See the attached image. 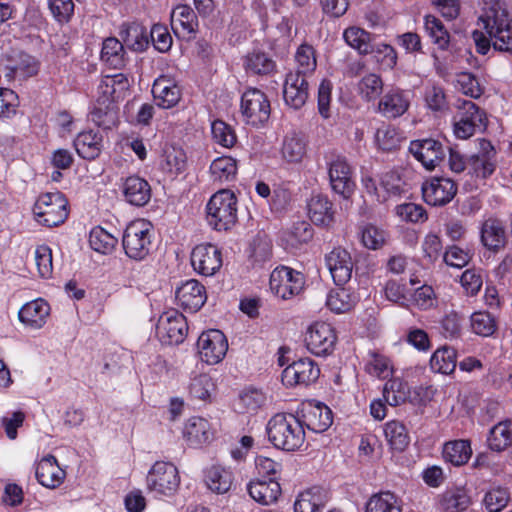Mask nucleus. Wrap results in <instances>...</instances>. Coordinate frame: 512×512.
<instances>
[{
	"instance_id": "f257e3e1",
	"label": "nucleus",
	"mask_w": 512,
	"mask_h": 512,
	"mask_svg": "<svg viewBox=\"0 0 512 512\" xmlns=\"http://www.w3.org/2000/svg\"><path fill=\"white\" fill-rule=\"evenodd\" d=\"M296 69L286 75L283 97L285 103L293 109H300L309 96V78L317 67L314 48L302 44L295 54Z\"/></svg>"
},
{
	"instance_id": "f03ea898",
	"label": "nucleus",
	"mask_w": 512,
	"mask_h": 512,
	"mask_svg": "<svg viewBox=\"0 0 512 512\" xmlns=\"http://www.w3.org/2000/svg\"><path fill=\"white\" fill-rule=\"evenodd\" d=\"M266 433L275 448L288 452L299 450L305 441L303 424L292 414L274 415L266 425Z\"/></svg>"
},
{
	"instance_id": "7ed1b4c3",
	"label": "nucleus",
	"mask_w": 512,
	"mask_h": 512,
	"mask_svg": "<svg viewBox=\"0 0 512 512\" xmlns=\"http://www.w3.org/2000/svg\"><path fill=\"white\" fill-rule=\"evenodd\" d=\"M345 42L360 54H374L376 60L386 69H392L397 62L394 48L385 43H376L375 37L359 27H349L344 33Z\"/></svg>"
},
{
	"instance_id": "20e7f679",
	"label": "nucleus",
	"mask_w": 512,
	"mask_h": 512,
	"mask_svg": "<svg viewBox=\"0 0 512 512\" xmlns=\"http://www.w3.org/2000/svg\"><path fill=\"white\" fill-rule=\"evenodd\" d=\"M207 221L217 231H227L237 222V198L230 190L216 192L207 204Z\"/></svg>"
},
{
	"instance_id": "39448f33",
	"label": "nucleus",
	"mask_w": 512,
	"mask_h": 512,
	"mask_svg": "<svg viewBox=\"0 0 512 512\" xmlns=\"http://www.w3.org/2000/svg\"><path fill=\"white\" fill-rule=\"evenodd\" d=\"M33 213L39 224L56 227L68 217V201L59 191L44 193L35 202Z\"/></svg>"
},
{
	"instance_id": "423d86ee",
	"label": "nucleus",
	"mask_w": 512,
	"mask_h": 512,
	"mask_svg": "<svg viewBox=\"0 0 512 512\" xmlns=\"http://www.w3.org/2000/svg\"><path fill=\"white\" fill-rule=\"evenodd\" d=\"M486 113L470 100L458 101V112L454 117L453 131L457 138L468 139L476 131L486 129Z\"/></svg>"
},
{
	"instance_id": "0eeeda50",
	"label": "nucleus",
	"mask_w": 512,
	"mask_h": 512,
	"mask_svg": "<svg viewBox=\"0 0 512 512\" xmlns=\"http://www.w3.org/2000/svg\"><path fill=\"white\" fill-rule=\"evenodd\" d=\"M122 245L129 258L144 259L151 246V223L144 219L130 222L124 231Z\"/></svg>"
},
{
	"instance_id": "6e6552de",
	"label": "nucleus",
	"mask_w": 512,
	"mask_h": 512,
	"mask_svg": "<svg viewBox=\"0 0 512 512\" xmlns=\"http://www.w3.org/2000/svg\"><path fill=\"white\" fill-rule=\"evenodd\" d=\"M180 484L177 467L164 461H157L147 475V487L159 495H173Z\"/></svg>"
},
{
	"instance_id": "1a4fd4ad",
	"label": "nucleus",
	"mask_w": 512,
	"mask_h": 512,
	"mask_svg": "<svg viewBox=\"0 0 512 512\" xmlns=\"http://www.w3.org/2000/svg\"><path fill=\"white\" fill-rule=\"evenodd\" d=\"M241 112L247 124L259 127L270 117V102L259 89H249L242 95Z\"/></svg>"
},
{
	"instance_id": "9d476101",
	"label": "nucleus",
	"mask_w": 512,
	"mask_h": 512,
	"mask_svg": "<svg viewBox=\"0 0 512 512\" xmlns=\"http://www.w3.org/2000/svg\"><path fill=\"white\" fill-rule=\"evenodd\" d=\"M480 19L483 21L484 28L489 37L494 39V49L501 52H511L512 36L507 12L505 10L491 11Z\"/></svg>"
},
{
	"instance_id": "9b49d317",
	"label": "nucleus",
	"mask_w": 512,
	"mask_h": 512,
	"mask_svg": "<svg viewBox=\"0 0 512 512\" xmlns=\"http://www.w3.org/2000/svg\"><path fill=\"white\" fill-rule=\"evenodd\" d=\"M188 331L186 318L178 311L164 312L158 319L156 333L167 345L182 343Z\"/></svg>"
},
{
	"instance_id": "f8f14e48",
	"label": "nucleus",
	"mask_w": 512,
	"mask_h": 512,
	"mask_svg": "<svg viewBox=\"0 0 512 512\" xmlns=\"http://www.w3.org/2000/svg\"><path fill=\"white\" fill-rule=\"evenodd\" d=\"M269 284L275 295L282 299H289L303 289L304 277L300 272L282 266L272 271Z\"/></svg>"
},
{
	"instance_id": "ddd939ff",
	"label": "nucleus",
	"mask_w": 512,
	"mask_h": 512,
	"mask_svg": "<svg viewBox=\"0 0 512 512\" xmlns=\"http://www.w3.org/2000/svg\"><path fill=\"white\" fill-rule=\"evenodd\" d=\"M336 340L333 327L326 322H315L310 325L305 337L307 349L317 356L331 354Z\"/></svg>"
},
{
	"instance_id": "4468645a",
	"label": "nucleus",
	"mask_w": 512,
	"mask_h": 512,
	"mask_svg": "<svg viewBox=\"0 0 512 512\" xmlns=\"http://www.w3.org/2000/svg\"><path fill=\"white\" fill-rule=\"evenodd\" d=\"M409 152L427 170L435 169L446 156V147L434 138L417 139L410 142Z\"/></svg>"
},
{
	"instance_id": "2eb2a0df",
	"label": "nucleus",
	"mask_w": 512,
	"mask_h": 512,
	"mask_svg": "<svg viewBox=\"0 0 512 512\" xmlns=\"http://www.w3.org/2000/svg\"><path fill=\"white\" fill-rule=\"evenodd\" d=\"M197 346L202 361L213 365L219 363L226 355L228 342L220 330L211 329L199 336Z\"/></svg>"
},
{
	"instance_id": "dca6fc26",
	"label": "nucleus",
	"mask_w": 512,
	"mask_h": 512,
	"mask_svg": "<svg viewBox=\"0 0 512 512\" xmlns=\"http://www.w3.org/2000/svg\"><path fill=\"white\" fill-rule=\"evenodd\" d=\"M421 190L428 205L444 206L455 197L457 185L449 178L432 177L422 184Z\"/></svg>"
},
{
	"instance_id": "f3484780",
	"label": "nucleus",
	"mask_w": 512,
	"mask_h": 512,
	"mask_svg": "<svg viewBox=\"0 0 512 512\" xmlns=\"http://www.w3.org/2000/svg\"><path fill=\"white\" fill-rule=\"evenodd\" d=\"M2 66L7 78H27L38 72V64L34 57L18 50L12 49L4 54Z\"/></svg>"
},
{
	"instance_id": "a211bd4d",
	"label": "nucleus",
	"mask_w": 512,
	"mask_h": 512,
	"mask_svg": "<svg viewBox=\"0 0 512 512\" xmlns=\"http://www.w3.org/2000/svg\"><path fill=\"white\" fill-rule=\"evenodd\" d=\"M320 375L318 365L310 358H301L287 366L282 372V382L286 386L309 385Z\"/></svg>"
},
{
	"instance_id": "6ab92c4d",
	"label": "nucleus",
	"mask_w": 512,
	"mask_h": 512,
	"mask_svg": "<svg viewBox=\"0 0 512 512\" xmlns=\"http://www.w3.org/2000/svg\"><path fill=\"white\" fill-rule=\"evenodd\" d=\"M191 264L199 274L212 276L222 267L221 251L210 243L197 245L191 253Z\"/></svg>"
},
{
	"instance_id": "aec40b11",
	"label": "nucleus",
	"mask_w": 512,
	"mask_h": 512,
	"mask_svg": "<svg viewBox=\"0 0 512 512\" xmlns=\"http://www.w3.org/2000/svg\"><path fill=\"white\" fill-rule=\"evenodd\" d=\"M326 266L337 286L346 284L352 276L353 262L348 251L343 248H334L325 256Z\"/></svg>"
},
{
	"instance_id": "412c9836",
	"label": "nucleus",
	"mask_w": 512,
	"mask_h": 512,
	"mask_svg": "<svg viewBox=\"0 0 512 512\" xmlns=\"http://www.w3.org/2000/svg\"><path fill=\"white\" fill-rule=\"evenodd\" d=\"M175 296L178 304L189 312L198 311L207 300L205 287L195 279L188 280L178 287Z\"/></svg>"
},
{
	"instance_id": "4be33fe9",
	"label": "nucleus",
	"mask_w": 512,
	"mask_h": 512,
	"mask_svg": "<svg viewBox=\"0 0 512 512\" xmlns=\"http://www.w3.org/2000/svg\"><path fill=\"white\" fill-rule=\"evenodd\" d=\"M329 179L332 189L348 198L354 191V182L351 177V168L345 159L337 158L329 167Z\"/></svg>"
},
{
	"instance_id": "5701e85b",
	"label": "nucleus",
	"mask_w": 512,
	"mask_h": 512,
	"mask_svg": "<svg viewBox=\"0 0 512 512\" xmlns=\"http://www.w3.org/2000/svg\"><path fill=\"white\" fill-rule=\"evenodd\" d=\"M35 474L38 482L42 486L51 489L60 486L66 475L53 455H47L41 459L36 467Z\"/></svg>"
},
{
	"instance_id": "b1692460",
	"label": "nucleus",
	"mask_w": 512,
	"mask_h": 512,
	"mask_svg": "<svg viewBox=\"0 0 512 512\" xmlns=\"http://www.w3.org/2000/svg\"><path fill=\"white\" fill-rule=\"evenodd\" d=\"M247 491L250 497L261 505L273 504L281 495L280 484L274 478L250 481Z\"/></svg>"
},
{
	"instance_id": "393cba45",
	"label": "nucleus",
	"mask_w": 512,
	"mask_h": 512,
	"mask_svg": "<svg viewBox=\"0 0 512 512\" xmlns=\"http://www.w3.org/2000/svg\"><path fill=\"white\" fill-rule=\"evenodd\" d=\"M197 16L188 5H178L171 13V26L178 37H188L195 33Z\"/></svg>"
},
{
	"instance_id": "a878e982",
	"label": "nucleus",
	"mask_w": 512,
	"mask_h": 512,
	"mask_svg": "<svg viewBox=\"0 0 512 512\" xmlns=\"http://www.w3.org/2000/svg\"><path fill=\"white\" fill-rule=\"evenodd\" d=\"M328 492L314 486L299 494L294 504V512H322L328 502Z\"/></svg>"
},
{
	"instance_id": "bb28decb",
	"label": "nucleus",
	"mask_w": 512,
	"mask_h": 512,
	"mask_svg": "<svg viewBox=\"0 0 512 512\" xmlns=\"http://www.w3.org/2000/svg\"><path fill=\"white\" fill-rule=\"evenodd\" d=\"M123 195L128 203L141 207L149 202L151 187L145 179L130 176L123 183Z\"/></svg>"
},
{
	"instance_id": "cd10ccee",
	"label": "nucleus",
	"mask_w": 512,
	"mask_h": 512,
	"mask_svg": "<svg viewBox=\"0 0 512 512\" xmlns=\"http://www.w3.org/2000/svg\"><path fill=\"white\" fill-rule=\"evenodd\" d=\"M49 313L50 307L48 303L43 299H37L26 303L20 309L18 317L25 325L33 329H39L46 323Z\"/></svg>"
},
{
	"instance_id": "c85d7f7f",
	"label": "nucleus",
	"mask_w": 512,
	"mask_h": 512,
	"mask_svg": "<svg viewBox=\"0 0 512 512\" xmlns=\"http://www.w3.org/2000/svg\"><path fill=\"white\" fill-rule=\"evenodd\" d=\"M481 242L490 251L498 252L506 245V233L497 219H487L481 226Z\"/></svg>"
},
{
	"instance_id": "c756f323",
	"label": "nucleus",
	"mask_w": 512,
	"mask_h": 512,
	"mask_svg": "<svg viewBox=\"0 0 512 512\" xmlns=\"http://www.w3.org/2000/svg\"><path fill=\"white\" fill-rule=\"evenodd\" d=\"M152 93L159 107L168 109L175 106L181 97L179 87L166 77L155 80Z\"/></svg>"
},
{
	"instance_id": "7c9ffc66",
	"label": "nucleus",
	"mask_w": 512,
	"mask_h": 512,
	"mask_svg": "<svg viewBox=\"0 0 512 512\" xmlns=\"http://www.w3.org/2000/svg\"><path fill=\"white\" fill-rule=\"evenodd\" d=\"M301 421L309 430L322 433L332 424V412L325 405L310 406L303 410Z\"/></svg>"
},
{
	"instance_id": "2f4dec72",
	"label": "nucleus",
	"mask_w": 512,
	"mask_h": 512,
	"mask_svg": "<svg viewBox=\"0 0 512 512\" xmlns=\"http://www.w3.org/2000/svg\"><path fill=\"white\" fill-rule=\"evenodd\" d=\"M310 220L320 226H329L334 221L333 204L324 195H314L308 202Z\"/></svg>"
},
{
	"instance_id": "473e14b6",
	"label": "nucleus",
	"mask_w": 512,
	"mask_h": 512,
	"mask_svg": "<svg viewBox=\"0 0 512 512\" xmlns=\"http://www.w3.org/2000/svg\"><path fill=\"white\" fill-rule=\"evenodd\" d=\"M75 149L80 157L93 160L102 150V135L97 132H81L74 140Z\"/></svg>"
},
{
	"instance_id": "72a5a7b5",
	"label": "nucleus",
	"mask_w": 512,
	"mask_h": 512,
	"mask_svg": "<svg viewBox=\"0 0 512 512\" xmlns=\"http://www.w3.org/2000/svg\"><path fill=\"white\" fill-rule=\"evenodd\" d=\"M244 68L247 73L253 75H270L275 71L274 60L265 52L254 50L244 58Z\"/></svg>"
},
{
	"instance_id": "f704fd0d",
	"label": "nucleus",
	"mask_w": 512,
	"mask_h": 512,
	"mask_svg": "<svg viewBox=\"0 0 512 512\" xmlns=\"http://www.w3.org/2000/svg\"><path fill=\"white\" fill-rule=\"evenodd\" d=\"M408 107L409 100L400 91L388 92L378 104L379 111L387 118H397L403 115Z\"/></svg>"
},
{
	"instance_id": "c9c22d12",
	"label": "nucleus",
	"mask_w": 512,
	"mask_h": 512,
	"mask_svg": "<svg viewBox=\"0 0 512 512\" xmlns=\"http://www.w3.org/2000/svg\"><path fill=\"white\" fill-rule=\"evenodd\" d=\"M205 483L214 493H227L233 483V474L221 466H212L205 472Z\"/></svg>"
},
{
	"instance_id": "e433bc0d",
	"label": "nucleus",
	"mask_w": 512,
	"mask_h": 512,
	"mask_svg": "<svg viewBox=\"0 0 512 512\" xmlns=\"http://www.w3.org/2000/svg\"><path fill=\"white\" fill-rule=\"evenodd\" d=\"M511 421L505 420L494 425L488 434L487 445L494 452H502L512 443Z\"/></svg>"
},
{
	"instance_id": "4c0bfd02",
	"label": "nucleus",
	"mask_w": 512,
	"mask_h": 512,
	"mask_svg": "<svg viewBox=\"0 0 512 512\" xmlns=\"http://www.w3.org/2000/svg\"><path fill=\"white\" fill-rule=\"evenodd\" d=\"M281 153L287 162H300L306 154L304 137L296 132L287 134L283 140Z\"/></svg>"
},
{
	"instance_id": "58836bf2",
	"label": "nucleus",
	"mask_w": 512,
	"mask_h": 512,
	"mask_svg": "<svg viewBox=\"0 0 512 512\" xmlns=\"http://www.w3.org/2000/svg\"><path fill=\"white\" fill-rule=\"evenodd\" d=\"M365 512H401V506L394 493L382 491L368 499Z\"/></svg>"
},
{
	"instance_id": "ea45409f",
	"label": "nucleus",
	"mask_w": 512,
	"mask_h": 512,
	"mask_svg": "<svg viewBox=\"0 0 512 512\" xmlns=\"http://www.w3.org/2000/svg\"><path fill=\"white\" fill-rule=\"evenodd\" d=\"M472 455V449L468 440H454L447 442L443 448V457L455 466H461L468 462Z\"/></svg>"
},
{
	"instance_id": "a19ab883",
	"label": "nucleus",
	"mask_w": 512,
	"mask_h": 512,
	"mask_svg": "<svg viewBox=\"0 0 512 512\" xmlns=\"http://www.w3.org/2000/svg\"><path fill=\"white\" fill-rule=\"evenodd\" d=\"M456 365V351L446 346L437 349L430 359L431 369L437 373L451 374Z\"/></svg>"
},
{
	"instance_id": "79ce46f5",
	"label": "nucleus",
	"mask_w": 512,
	"mask_h": 512,
	"mask_svg": "<svg viewBox=\"0 0 512 512\" xmlns=\"http://www.w3.org/2000/svg\"><path fill=\"white\" fill-rule=\"evenodd\" d=\"M385 437L390 447L398 452H402L409 445L410 437L406 427L399 421H390L385 424Z\"/></svg>"
},
{
	"instance_id": "37998d69",
	"label": "nucleus",
	"mask_w": 512,
	"mask_h": 512,
	"mask_svg": "<svg viewBox=\"0 0 512 512\" xmlns=\"http://www.w3.org/2000/svg\"><path fill=\"white\" fill-rule=\"evenodd\" d=\"M124 46L116 38L110 37L104 40L101 59L109 66L119 69L125 65Z\"/></svg>"
},
{
	"instance_id": "c03bdc74",
	"label": "nucleus",
	"mask_w": 512,
	"mask_h": 512,
	"mask_svg": "<svg viewBox=\"0 0 512 512\" xmlns=\"http://www.w3.org/2000/svg\"><path fill=\"white\" fill-rule=\"evenodd\" d=\"M184 436L191 445H200L210 438L209 423L203 418H191L184 429Z\"/></svg>"
},
{
	"instance_id": "a18cd8bd",
	"label": "nucleus",
	"mask_w": 512,
	"mask_h": 512,
	"mask_svg": "<svg viewBox=\"0 0 512 512\" xmlns=\"http://www.w3.org/2000/svg\"><path fill=\"white\" fill-rule=\"evenodd\" d=\"M91 120L103 129H111L118 122V107L116 104H98L91 112Z\"/></svg>"
},
{
	"instance_id": "49530a36",
	"label": "nucleus",
	"mask_w": 512,
	"mask_h": 512,
	"mask_svg": "<svg viewBox=\"0 0 512 512\" xmlns=\"http://www.w3.org/2000/svg\"><path fill=\"white\" fill-rule=\"evenodd\" d=\"M122 35L124 44L134 51H144L149 44L146 29L138 24L129 25Z\"/></svg>"
},
{
	"instance_id": "de8ad7c7",
	"label": "nucleus",
	"mask_w": 512,
	"mask_h": 512,
	"mask_svg": "<svg viewBox=\"0 0 512 512\" xmlns=\"http://www.w3.org/2000/svg\"><path fill=\"white\" fill-rule=\"evenodd\" d=\"M425 29L439 49L446 50L448 48L449 33L437 17L433 15L425 16Z\"/></svg>"
},
{
	"instance_id": "09e8293b",
	"label": "nucleus",
	"mask_w": 512,
	"mask_h": 512,
	"mask_svg": "<svg viewBox=\"0 0 512 512\" xmlns=\"http://www.w3.org/2000/svg\"><path fill=\"white\" fill-rule=\"evenodd\" d=\"M210 171L214 180L220 182L232 180L237 172L236 161L229 156L219 157L211 163Z\"/></svg>"
},
{
	"instance_id": "8fccbe9b",
	"label": "nucleus",
	"mask_w": 512,
	"mask_h": 512,
	"mask_svg": "<svg viewBox=\"0 0 512 512\" xmlns=\"http://www.w3.org/2000/svg\"><path fill=\"white\" fill-rule=\"evenodd\" d=\"M161 167L171 175H178L183 172L186 167V157L183 150L175 147L165 149Z\"/></svg>"
},
{
	"instance_id": "3c124183",
	"label": "nucleus",
	"mask_w": 512,
	"mask_h": 512,
	"mask_svg": "<svg viewBox=\"0 0 512 512\" xmlns=\"http://www.w3.org/2000/svg\"><path fill=\"white\" fill-rule=\"evenodd\" d=\"M89 243L96 252L107 254L114 249L117 239L103 228L95 227L90 232Z\"/></svg>"
},
{
	"instance_id": "603ef678",
	"label": "nucleus",
	"mask_w": 512,
	"mask_h": 512,
	"mask_svg": "<svg viewBox=\"0 0 512 512\" xmlns=\"http://www.w3.org/2000/svg\"><path fill=\"white\" fill-rule=\"evenodd\" d=\"M355 303V298L344 288L332 290L326 299L327 307L336 313L350 310Z\"/></svg>"
},
{
	"instance_id": "864d4df0",
	"label": "nucleus",
	"mask_w": 512,
	"mask_h": 512,
	"mask_svg": "<svg viewBox=\"0 0 512 512\" xmlns=\"http://www.w3.org/2000/svg\"><path fill=\"white\" fill-rule=\"evenodd\" d=\"M265 395L257 389H249L243 391L239 395L237 409L240 413L256 412L264 403Z\"/></svg>"
},
{
	"instance_id": "5fc2aeb1",
	"label": "nucleus",
	"mask_w": 512,
	"mask_h": 512,
	"mask_svg": "<svg viewBox=\"0 0 512 512\" xmlns=\"http://www.w3.org/2000/svg\"><path fill=\"white\" fill-rule=\"evenodd\" d=\"M358 90L366 101L376 99L383 91L381 77L374 73L364 76L358 84Z\"/></svg>"
},
{
	"instance_id": "6e6d98bb",
	"label": "nucleus",
	"mask_w": 512,
	"mask_h": 512,
	"mask_svg": "<svg viewBox=\"0 0 512 512\" xmlns=\"http://www.w3.org/2000/svg\"><path fill=\"white\" fill-rule=\"evenodd\" d=\"M496 321L488 312H476L471 316V328L474 333L487 337L496 331Z\"/></svg>"
},
{
	"instance_id": "4d7b16f0",
	"label": "nucleus",
	"mask_w": 512,
	"mask_h": 512,
	"mask_svg": "<svg viewBox=\"0 0 512 512\" xmlns=\"http://www.w3.org/2000/svg\"><path fill=\"white\" fill-rule=\"evenodd\" d=\"M383 397L389 405L397 406L407 398L406 386L398 379H391L384 385Z\"/></svg>"
},
{
	"instance_id": "13d9d810",
	"label": "nucleus",
	"mask_w": 512,
	"mask_h": 512,
	"mask_svg": "<svg viewBox=\"0 0 512 512\" xmlns=\"http://www.w3.org/2000/svg\"><path fill=\"white\" fill-rule=\"evenodd\" d=\"M375 140L379 148L384 151H391L399 145L400 137L393 126L382 125L376 131Z\"/></svg>"
},
{
	"instance_id": "bf43d9fd",
	"label": "nucleus",
	"mask_w": 512,
	"mask_h": 512,
	"mask_svg": "<svg viewBox=\"0 0 512 512\" xmlns=\"http://www.w3.org/2000/svg\"><path fill=\"white\" fill-rule=\"evenodd\" d=\"M211 131L215 142L223 147H232L236 142L234 130L222 120H215L211 125Z\"/></svg>"
},
{
	"instance_id": "052dcab7",
	"label": "nucleus",
	"mask_w": 512,
	"mask_h": 512,
	"mask_svg": "<svg viewBox=\"0 0 512 512\" xmlns=\"http://www.w3.org/2000/svg\"><path fill=\"white\" fill-rule=\"evenodd\" d=\"M474 173L481 178L489 177L495 170L494 160L489 156L473 154L467 160Z\"/></svg>"
},
{
	"instance_id": "680f3d73",
	"label": "nucleus",
	"mask_w": 512,
	"mask_h": 512,
	"mask_svg": "<svg viewBox=\"0 0 512 512\" xmlns=\"http://www.w3.org/2000/svg\"><path fill=\"white\" fill-rule=\"evenodd\" d=\"M509 494L504 488H495L488 491L484 497V504L488 512H500L506 507Z\"/></svg>"
},
{
	"instance_id": "e2e57ef3",
	"label": "nucleus",
	"mask_w": 512,
	"mask_h": 512,
	"mask_svg": "<svg viewBox=\"0 0 512 512\" xmlns=\"http://www.w3.org/2000/svg\"><path fill=\"white\" fill-rule=\"evenodd\" d=\"M35 261L38 273L42 278H49L52 274V250L47 245H40L35 250Z\"/></svg>"
},
{
	"instance_id": "0e129e2a",
	"label": "nucleus",
	"mask_w": 512,
	"mask_h": 512,
	"mask_svg": "<svg viewBox=\"0 0 512 512\" xmlns=\"http://www.w3.org/2000/svg\"><path fill=\"white\" fill-rule=\"evenodd\" d=\"M370 357L371 359L366 364V371L372 376L387 378L391 373L389 360L375 352H371Z\"/></svg>"
},
{
	"instance_id": "69168bd1",
	"label": "nucleus",
	"mask_w": 512,
	"mask_h": 512,
	"mask_svg": "<svg viewBox=\"0 0 512 512\" xmlns=\"http://www.w3.org/2000/svg\"><path fill=\"white\" fill-rule=\"evenodd\" d=\"M381 185L390 194L400 195L405 192L406 182L397 170H391L383 174Z\"/></svg>"
},
{
	"instance_id": "338daca9",
	"label": "nucleus",
	"mask_w": 512,
	"mask_h": 512,
	"mask_svg": "<svg viewBox=\"0 0 512 512\" xmlns=\"http://www.w3.org/2000/svg\"><path fill=\"white\" fill-rule=\"evenodd\" d=\"M213 386L211 378L206 374H201L191 381L190 394L196 399L206 400L210 396Z\"/></svg>"
},
{
	"instance_id": "774afa93",
	"label": "nucleus",
	"mask_w": 512,
	"mask_h": 512,
	"mask_svg": "<svg viewBox=\"0 0 512 512\" xmlns=\"http://www.w3.org/2000/svg\"><path fill=\"white\" fill-rule=\"evenodd\" d=\"M397 214L402 219L413 223L423 222L427 219L425 209L415 203H405L397 206Z\"/></svg>"
}]
</instances>
